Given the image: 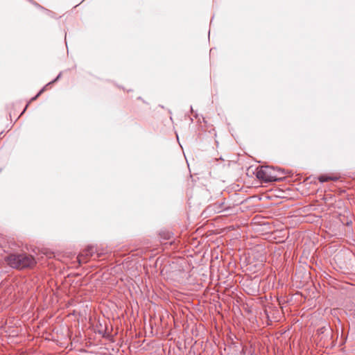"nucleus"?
Here are the masks:
<instances>
[{"label":"nucleus","instance_id":"1","mask_svg":"<svg viewBox=\"0 0 355 355\" xmlns=\"http://www.w3.org/2000/svg\"><path fill=\"white\" fill-rule=\"evenodd\" d=\"M4 260L10 267L17 270L31 268L36 263L34 257L25 252L10 253Z\"/></svg>","mask_w":355,"mask_h":355},{"label":"nucleus","instance_id":"2","mask_svg":"<svg viewBox=\"0 0 355 355\" xmlns=\"http://www.w3.org/2000/svg\"><path fill=\"white\" fill-rule=\"evenodd\" d=\"M256 176L265 182H275L279 180L277 170L268 166H262L257 168Z\"/></svg>","mask_w":355,"mask_h":355},{"label":"nucleus","instance_id":"5","mask_svg":"<svg viewBox=\"0 0 355 355\" xmlns=\"http://www.w3.org/2000/svg\"><path fill=\"white\" fill-rule=\"evenodd\" d=\"M94 251V248L93 247H89L87 249L86 255H92Z\"/></svg>","mask_w":355,"mask_h":355},{"label":"nucleus","instance_id":"4","mask_svg":"<svg viewBox=\"0 0 355 355\" xmlns=\"http://www.w3.org/2000/svg\"><path fill=\"white\" fill-rule=\"evenodd\" d=\"M318 180L320 182H327L329 180H334V181L337 180L338 178L328 175H322L318 178Z\"/></svg>","mask_w":355,"mask_h":355},{"label":"nucleus","instance_id":"6","mask_svg":"<svg viewBox=\"0 0 355 355\" xmlns=\"http://www.w3.org/2000/svg\"><path fill=\"white\" fill-rule=\"evenodd\" d=\"M64 41L65 44H67V32L64 33Z\"/></svg>","mask_w":355,"mask_h":355},{"label":"nucleus","instance_id":"3","mask_svg":"<svg viewBox=\"0 0 355 355\" xmlns=\"http://www.w3.org/2000/svg\"><path fill=\"white\" fill-rule=\"evenodd\" d=\"M61 73H59V75L55 78L53 81L49 82L48 84H46L40 91L37 93L36 96L33 97L31 98V101H35L39 96H40L46 89V87H48L49 85L52 84L53 83L55 82L60 76Z\"/></svg>","mask_w":355,"mask_h":355}]
</instances>
